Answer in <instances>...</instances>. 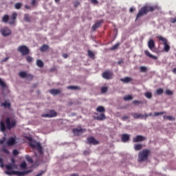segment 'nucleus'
<instances>
[{
  "label": "nucleus",
  "mask_w": 176,
  "mask_h": 176,
  "mask_svg": "<svg viewBox=\"0 0 176 176\" xmlns=\"http://www.w3.org/2000/svg\"><path fill=\"white\" fill-rule=\"evenodd\" d=\"M15 144H16V138H10L7 141V145H8V146H12L13 145H15Z\"/></svg>",
  "instance_id": "nucleus-17"
},
{
  "label": "nucleus",
  "mask_w": 176,
  "mask_h": 176,
  "mask_svg": "<svg viewBox=\"0 0 176 176\" xmlns=\"http://www.w3.org/2000/svg\"><path fill=\"white\" fill-rule=\"evenodd\" d=\"M89 153H90V152H89L87 151H85L83 152L84 155H89Z\"/></svg>",
  "instance_id": "nucleus-62"
},
{
  "label": "nucleus",
  "mask_w": 176,
  "mask_h": 176,
  "mask_svg": "<svg viewBox=\"0 0 176 176\" xmlns=\"http://www.w3.org/2000/svg\"><path fill=\"white\" fill-rule=\"evenodd\" d=\"M25 157L26 162H28V163H34V160H32V158L30 155H25Z\"/></svg>",
  "instance_id": "nucleus-35"
},
{
  "label": "nucleus",
  "mask_w": 176,
  "mask_h": 176,
  "mask_svg": "<svg viewBox=\"0 0 176 176\" xmlns=\"http://www.w3.org/2000/svg\"><path fill=\"white\" fill-rule=\"evenodd\" d=\"M1 107H3V108H7V109H10L12 104H10V102L6 100L4 102H2L1 104Z\"/></svg>",
  "instance_id": "nucleus-22"
},
{
  "label": "nucleus",
  "mask_w": 176,
  "mask_h": 176,
  "mask_svg": "<svg viewBox=\"0 0 176 176\" xmlns=\"http://www.w3.org/2000/svg\"><path fill=\"white\" fill-rule=\"evenodd\" d=\"M120 81L123 82V83H129V82H131V78H130V77H125L124 78H121Z\"/></svg>",
  "instance_id": "nucleus-24"
},
{
  "label": "nucleus",
  "mask_w": 176,
  "mask_h": 176,
  "mask_svg": "<svg viewBox=\"0 0 176 176\" xmlns=\"http://www.w3.org/2000/svg\"><path fill=\"white\" fill-rule=\"evenodd\" d=\"M120 45V43H117L116 45H113L111 48L110 50H116V49H118V47H119V45Z\"/></svg>",
  "instance_id": "nucleus-38"
},
{
  "label": "nucleus",
  "mask_w": 176,
  "mask_h": 176,
  "mask_svg": "<svg viewBox=\"0 0 176 176\" xmlns=\"http://www.w3.org/2000/svg\"><path fill=\"white\" fill-rule=\"evenodd\" d=\"M50 94H52V96H58V94H61V90L57 89H52L50 90Z\"/></svg>",
  "instance_id": "nucleus-18"
},
{
  "label": "nucleus",
  "mask_w": 176,
  "mask_h": 176,
  "mask_svg": "<svg viewBox=\"0 0 176 176\" xmlns=\"http://www.w3.org/2000/svg\"><path fill=\"white\" fill-rule=\"evenodd\" d=\"M164 113H166L165 111H162V112H155L154 113V116H159L160 115H164Z\"/></svg>",
  "instance_id": "nucleus-45"
},
{
  "label": "nucleus",
  "mask_w": 176,
  "mask_h": 176,
  "mask_svg": "<svg viewBox=\"0 0 176 176\" xmlns=\"http://www.w3.org/2000/svg\"><path fill=\"white\" fill-rule=\"evenodd\" d=\"M41 116L42 118H56L57 116V112L54 110H50L49 113L42 114Z\"/></svg>",
  "instance_id": "nucleus-8"
},
{
  "label": "nucleus",
  "mask_w": 176,
  "mask_h": 176,
  "mask_svg": "<svg viewBox=\"0 0 176 176\" xmlns=\"http://www.w3.org/2000/svg\"><path fill=\"white\" fill-rule=\"evenodd\" d=\"M27 75L28 74H27V73L25 72H20L19 73V76L20 78H21L22 79H24V78H27Z\"/></svg>",
  "instance_id": "nucleus-28"
},
{
  "label": "nucleus",
  "mask_w": 176,
  "mask_h": 176,
  "mask_svg": "<svg viewBox=\"0 0 176 176\" xmlns=\"http://www.w3.org/2000/svg\"><path fill=\"white\" fill-rule=\"evenodd\" d=\"M18 52L21 53V56H28L30 54V49L26 45H20L18 47Z\"/></svg>",
  "instance_id": "nucleus-6"
},
{
  "label": "nucleus",
  "mask_w": 176,
  "mask_h": 176,
  "mask_svg": "<svg viewBox=\"0 0 176 176\" xmlns=\"http://www.w3.org/2000/svg\"><path fill=\"white\" fill-rule=\"evenodd\" d=\"M26 78L28 80H32V79H34V76H32V74H27Z\"/></svg>",
  "instance_id": "nucleus-44"
},
{
  "label": "nucleus",
  "mask_w": 176,
  "mask_h": 176,
  "mask_svg": "<svg viewBox=\"0 0 176 176\" xmlns=\"http://www.w3.org/2000/svg\"><path fill=\"white\" fill-rule=\"evenodd\" d=\"M43 173H45V171H41L39 173H38L37 175H36L35 176H41L43 175Z\"/></svg>",
  "instance_id": "nucleus-57"
},
{
  "label": "nucleus",
  "mask_w": 176,
  "mask_h": 176,
  "mask_svg": "<svg viewBox=\"0 0 176 176\" xmlns=\"http://www.w3.org/2000/svg\"><path fill=\"white\" fill-rule=\"evenodd\" d=\"M145 97H146V98H152V93L149 91L146 92Z\"/></svg>",
  "instance_id": "nucleus-40"
},
{
  "label": "nucleus",
  "mask_w": 176,
  "mask_h": 176,
  "mask_svg": "<svg viewBox=\"0 0 176 176\" xmlns=\"http://www.w3.org/2000/svg\"><path fill=\"white\" fill-rule=\"evenodd\" d=\"M46 50H49V45H47L44 44L40 47V52H46Z\"/></svg>",
  "instance_id": "nucleus-27"
},
{
  "label": "nucleus",
  "mask_w": 176,
  "mask_h": 176,
  "mask_svg": "<svg viewBox=\"0 0 176 176\" xmlns=\"http://www.w3.org/2000/svg\"><path fill=\"white\" fill-rule=\"evenodd\" d=\"M80 5V3L79 1H76L75 3H74V6L76 8H77V6H79Z\"/></svg>",
  "instance_id": "nucleus-56"
},
{
  "label": "nucleus",
  "mask_w": 176,
  "mask_h": 176,
  "mask_svg": "<svg viewBox=\"0 0 176 176\" xmlns=\"http://www.w3.org/2000/svg\"><path fill=\"white\" fill-rule=\"evenodd\" d=\"M128 119H130V116H122V120H124V121L127 120Z\"/></svg>",
  "instance_id": "nucleus-51"
},
{
  "label": "nucleus",
  "mask_w": 176,
  "mask_h": 176,
  "mask_svg": "<svg viewBox=\"0 0 176 176\" xmlns=\"http://www.w3.org/2000/svg\"><path fill=\"white\" fill-rule=\"evenodd\" d=\"M102 23H104V20L102 19L98 21L94 25H92L91 29L93 30V31H96V30H97L98 28H100Z\"/></svg>",
  "instance_id": "nucleus-13"
},
{
  "label": "nucleus",
  "mask_w": 176,
  "mask_h": 176,
  "mask_svg": "<svg viewBox=\"0 0 176 176\" xmlns=\"http://www.w3.org/2000/svg\"><path fill=\"white\" fill-rule=\"evenodd\" d=\"M11 163L5 166L6 168V171H5V174L7 175H18V176H24L26 174H30V173H32V170H25L23 172H20L19 170H13V168H17V165L15 164L16 160L14 158H11Z\"/></svg>",
  "instance_id": "nucleus-1"
},
{
  "label": "nucleus",
  "mask_w": 176,
  "mask_h": 176,
  "mask_svg": "<svg viewBox=\"0 0 176 176\" xmlns=\"http://www.w3.org/2000/svg\"><path fill=\"white\" fill-rule=\"evenodd\" d=\"M96 111L97 112H105V107L102 106H98L96 108Z\"/></svg>",
  "instance_id": "nucleus-30"
},
{
  "label": "nucleus",
  "mask_w": 176,
  "mask_h": 176,
  "mask_svg": "<svg viewBox=\"0 0 176 176\" xmlns=\"http://www.w3.org/2000/svg\"><path fill=\"white\" fill-rule=\"evenodd\" d=\"M25 8L26 9H28V10H31V6H28V5H25Z\"/></svg>",
  "instance_id": "nucleus-58"
},
{
  "label": "nucleus",
  "mask_w": 176,
  "mask_h": 176,
  "mask_svg": "<svg viewBox=\"0 0 176 176\" xmlns=\"http://www.w3.org/2000/svg\"><path fill=\"white\" fill-rule=\"evenodd\" d=\"M144 54L146 56H147V57H149L150 58H152V60H156L157 58V56L153 55L152 54H151V52H149V51L148 50H145L144 51Z\"/></svg>",
  "instance_id": "nucleus-19"
},
{
  "label": "nucleus",
  "mask_w": 176,
  "mask_h": 176,
  "mask_svg": "<svg viewBox=\"0 0 176 176\" xmlns=\"http://www.w3.org/2000/svg\"><path fill=\"white\" fill-rule=\"evenodd\" d=\"M37 149H38V153H40V155H42V153H43V151H42V146H40V147H38Z\"/></svg>",
  "instance_id": "nucleus-50"
},
{
  "label": "nucleus",
  "mask_w": 176,
  "mask_h": 176,
  "mask_svg": "<svg viewBox=\"0 0 176 176\" xmlns=\"http://www.w3.org/2000/svg\"><path fill=\"white\" fill-rule=\"evenodd\" d=\"M166 119H167L168 120H173V116H168L166 117Z\"/></svg>",
  "instance_id": "nucleus-55"
},
{
  "label": "nucleus",
  "mask_w": 176,
  "mask_h": 176,
  "mask_svg": "<svg viewBox=\"0 0 176 176\" xmlns=\"http://www.w3.org/2000/svg\"><path fill=\"white\" fill-rule=\"evenodd\" d=\"M0 86L3 90V91L8 87V85H6V83L5 82L2 81V80L0 78Z\"/></svg>",
  "instance_id": "nucleus-26"
},
{
  "label": "nucleus",
  "mask_w": 176,
  "mask_h": 176,
  "mask_svg": "<svg viewBox=\"0 0 176 176\" xmlns=\"http://www.w3.org/2000/svg\"><path fill=\"white\" fill-rule=\"evenodd\" d=\"M36 65H37V67H39V68H43V62L41 60L38 59L36 60Z\"/></svg>",
  "instance_id": "nucleus-31"
},
{
  "label": "nucleus",
  "mask_w": 176,
  "mask_h": 176,
  "mask_svg": "<svg viewBox=\"0 0 176 176\" xmlns=\"http://www.w3.org/2000/svg\"><path fill=\"white\" fill-rule=\"evenodd\" d=\"M24 20L27 21V23H30L31 21V16L28 14H24Z\"/></svg>",
  "instance_id": "nucleus-32"
},
{
  "label": "nucleus",
  "mask_w": 176,
  "mask_h": 176,
  "mask_svg": "<svg viewBox=\"0 0 176 176\" xmlns=\"http://www.w3.org/2000/svg\"><path fill=\"white\" fill-rule=\"evenodd\" d=\"M148 46L151 52H155L154 49H156V45L153 39H150L148 42Z\"/></svg>",
  "instance_id": "nucleus-10"
},
{
  "label": "nucleus",
  "mask_w": 176,
  "mask_h": 176,
  "mask_svg": "<svg viewBox=\"0 0 176 176\" xmlns=\"http://www.w3.org/2000/svg\"><path fill=\"white\" fill-rule=\"evenodd\" d=\"M2 21L3 23H8L9 21V15L8 14H5L3 15V16L2 17Z\"/></svg>",
  "instance_id": "nucleus-29"
},
{
  "label": "nucleus",
  "mask_w": 176,
  "mask_h": 176,
  "mask_svg": "<svg viewBox=\"0 0 176 176\" xmlns=\"http://www.w3.org/2000/svg\"><path fill=\"white\" fill-rule=\"evenodd\" d=\"M3 152H5V153L9 154V151L6 148H3Z\"/></svg>",
  "instance_id": "nucleus-59"
},
{
  "label": "nucleus",
  "mask_w": 176,
  "mask_h": 176,
  "mask_svg": "<svg viewBox=\"0 0 176 176\" xmlns=\"http://www.w3.org/2000/svg\"><path fill=\"white\" fill-rule=\"evenodd\" d=\"M91 3H94V5H97L98 3V1L97 0H90Z\"/></svg>",
  "instance_id": "nucleus-54"
},
{
  "label": "nucleus",
  "mask_w": 176,
  "mask_h": 176,
  "mask_svg": "<svg viewBox=\"0 0 176 176\" xmlns=\"http://www.w3.org/2000/svg\"><path fill=\"white\" fill-rule=\"evenodd\" d=\"M132 99H133V96L131 95H126L124 97V101H130Z\"/></svg>",
  "instance_id": "nucleus-36"
},
{
  "label": "nucleus",
  "mask_w": 176,
  "mask_h": 176,
  "mask_svg": "<svg viewBox=\"0 0 176 176\" xmlns=\"http://www.w3.org/2000/svg\"><path fill=\"white\" fill-rule=\"evenodd\" d=\"M107 91H108V87H102L101 88V93L104 94L107 93Z\"/></svg>",
  "instance_id": "nucleus-43"
},
{
  "label": "nucleus",
  "mask_w": 176,
  "mask_h": 176,
  "mask_svg": "<svg viewBox=\"0 0 176 176\" xmlns=\"http://www.w3.org/2000/svg\"><path fill=\"white\" fill-rule=\"evenodd\" d=\"M16 124L17 121L16 119H12L10 120V117H7L5 120V122L3 121L0 122L1 131H6V129L8 130H12V129H14Z\"/></svg>",
  "instance_id": "nucleus-2"
},
{
  "label": "nucleus",
  "mask_w": 176,
  "mask_h": 176,
  "mask_svg": "<svg viewBox=\"0 0 176 176\" xmlns=\"http://www.w3.org/2000/svg\"><path fill=\"white\" fill-rule=\"evenodd\" d=\"M17 19V13L13 12L11 16V20L9 21L8 24L10 25H13L16 23V19Z\"/></svg>",
  "instance_id": "nucleus-15"
},
{
  "label": "nucleus",
  "mask_w": 176,
  "mask_h": 176,
  "mask_svg": "<svg viewBox=\"0 0 176 176\" xmlns=\"http://www.w3.org/2000/svg\"><path fill=\"white\" fill-rule=\"evenodd\" d=\"M67 89H68V90H80V87H78V86H68L67 87Z\"/></svg>",
  "instance_id": "nucleus-25"
},
{
  "label": "nucleus",
  "mask_w": 176,
  "mask_h": 176,
  "mask_svg": "<svg viewBox=\"0 0 176 176\" xmlns=\"http://www.w3.org/2000/svg\"><path fill=\"white\" fill-rule=\"evenodd\" d=\"M12 154L14 155V156H17V155H19V151L13 150Z\"/></svg>",
  "instance_id": "nucleus-52"
},
{
  "label": "nucleus",
  "mask_w": 176,
  "mask_h": 176,
  "mask_svg": "<svg viewBox=\"0 0 176 176\" xmlns=\"http://www.w3.org/2000/svg\"><path fill=\"white\" fill-rule=\"evenodd\" d=\"M22 6L23 4H21V3H16L14 5L15 9H17V10L21 9Z\"/></svg>",
  "instance_id": "nucleus-41"
},
{
  "label": "nucleus",
  "mask_w": 176,
  "mask_h": 176,
  "mask_svg": "<svg viewBox=\"0 0 176 176\" xmlns=\"http://www.w3.org/2000/svg\"><path fill=\"white\" fill-rule=\"evenodd\" d=\"M145 140H146V138L142 135H137L133 139V142H141V141H145Z\"/></svg>",
  "instance_id": "nucleus-16"
},
{
  "label": "nucleus",
  "mask_w": 176,
  "mask_h": 176,
  "mask_svg": "<svg viewBox=\"0 0 176 176\" xmlns=\"http://www.w3.org/2000/svg\"><path fill=\"white\" fill-rule=\"evenodd\" d=\"M172 72H173V74H175V75H176V68H174V69L172 70Z\"/></svg>",
  "instance_id": "nucleus-64"
},
{
  "label": "nucleus",
  "mask_w": 176,
  "mask_h": 176,
  "mask_svg": "<svg viewBox=\"0 0 176 176\" xmlns=\"http://www.w3.org/2000/svg\"><path fill=\"white\" fill-rule=\"evenodd\" d=\"M95 120H105V114L100 113L99 116L94 117Z\"/></svg>",
  "instance_id": "nucleus-23"
},
{
  "label": "nucleus",
  "mask_w": 176,
  "mask_h": 176,
  "mask_svg": "<svg viewBox=\"0 0 176 176\" xmlns=\"http://www.w3.org/2000/svg\"><path fill=\"white\" fill-rule=\"evenodd\" d=\"M102 76L104 79H112V72L110 71H105L102 73Z\"/></svg>",
  "instance_id": "nucleus-12"
},
{
  "label": "nucleus",
  "mask_w": 176,
  "mask_h": 176,
  "mask_svg": "<svg viewBox=\"0 0 176 176\" xmlns=\"http://www.w3.org/2000/svg\"><path fill=\"white\" fill-rule=\"evenodd\" d=\"M165 93L167 94V96H173V91L170 89H166Z\"/></svg>",
  "instance_id": "nucleus-47"
},
{
  "label": "nucleus",
  "mask_w": 176,
  "mask_h": 176,
  "mask_svg": "<svg viewBox=\"0 0 176 176\" xmlns=\"http://www.w3.org/2000/svg\"><path fill=\"white\" fill-rule=\"evenodd\" d=\"M164 90L162 88H159L156 90L157 96H162L163 94Z\"/></svg>",
  "instance_id": "nucleus-34"
},
{
  "label": "nucleus",
  "mask_w": 176,
  "mask_h": 176,
  "mask_svg": "<svg viewBox=\"0 0 176 176\" xmlns=\"http://www.w3.org/2000/svg\"><path fill=\"white\" fill-rule=\"evenodd\" d=\"M20 167L21 168H23V170H25V168H27V163L25 162V161H23L21 164H20Z\"/></svg>",
  "instance_id": "nucleus-37"
},
{
  "label": "nucleus",
  "mask_w": 176,
  "mask_h": 176,
  "mask_svg": "<svg viewBox=\"0 0 176 176\" xmlns=\"http://www.w3.org/2000/svg\"><path fill=\"white\" fill-rule=\"evenodd\" d=\"M32 57L28 56H26V61H28V63H32Z\"/></svg>",
  "instance_id": "nucleus-48"
},
{
  "label": "nucleus",
  "mask_w": 176,
  "mask_h": 176,
  "mask_svg": "<svg viewBox=\"0 0 176 176\" xmlns=\"http://www.w3.org/2000/svg\"><path fill=\"white\" fill-rule=\"evenodd\" d=\"M121 139L122 142H127V141H129V140H130V135L129 134H122L121 136Z\"/></svg>",
  "instance_id": "nucleus-21"
},
{
  "label": "nucleus",
  "mask_w": 176,
  "mask_h": 176,
  "mask_svg": "<svg viewBox=\"0 0 176 176\" xmlns=\"http://www.w3.org/2000/svg\"><path fill=\"white\" fill-rule=\"evenodd\" d=\"M70 176H79V174L74 173V174L70 175Z\"/></svg>",
  "instance_id": "nucleus-63"
},
{
  "label": "nucleus",
  "mask_w": 176,
  "mask_h": 176,
  "mask_svg": "<svg viewBox=\"0 0 176 176\" xmlns=\"http://www.w3.org/2000/svg\"><path fill=\"white\" fill-rule=\"evenodd\" d=\"M170 23H172L173 24H174V23H176V17H175V18H170Z\"/></svg>",
  "instance_id": "nucleus-53"
},
{
  "label": "nucleus",
  "mask_w": 176,
  "mask_h": 176,
  "mask_svg": "<svg viewBox=\"0 0 176 176\" xmlns=\"http://www.w3.org/2000/svg\"><path fill=\"white\" fill-rule=\"evenodd\" d=\"M156 6H144L142 8H140L138 13L136 15V19L138 20L140 19V17H142L143 16H145L149 13V12H153L154 10H156Z\"/></svg>",
  "instance_id": "nucleus-3"
},
{
  "label": "nucleus",
  "mask_w": 176,
  "mask_h": 176,
  "mask_svg": "<svg viewBox=\"0 0 176 176\" xmlns=\"http://www.w3.org/2000/svg\"><path fill=\"white\" fill-rule=\"evenodd\" d=\"M133 105H140V104H142V102L140 100H133Z\"/></svg>",
  "instance_id": "nucleus-46"
},
{
  "label": "nucleus",
  "mask_w": 176,
  "mask_h": 176,
  "mask_svg": "<svg viewBox=\"0 0 176 176\" xmlns=\"http://www.w3.org/2000/svg\"><path fill=\"white\" fill-rule=\"evenodd\" d=\"M30 146L31 148H33L34 149H38V148H41V144L39 142H34V143H29Z\"/></svg>",
  "instance_id": "nucleus-20"
},
{
  "label": "nucleus",
  "mask_w": 176,
  "mask_h": 176,
  "mask_svg": "<svg viewBox=\"0 0 176 176\" xmlns=\"http://www.w3.org/2000/svg\"><path fill=\"white\" fill-rule=\"evenodd\" d=\"M0 167H1V168L5 167V165H3V160L2 158H0Z\"/></svg>",
  "instance_id": "nucleus-49"
},
{
  "label": "nucleus",
  "mask_w": 176,
  "mask_h": 176,
  "mask_svg": "<svg viewBox=\"0 0 176 176\" xmlns=\"http://www.w3.org/2000/svg\"><path fill=\"white\" fill-rule=\"evenodd\" d=\"M140 72H146L148 71V69L145 66H142L140 67Z\"/></svg>",
  "instance_id": "nucleus-39"
},
{
  "label": "nucleus",
  "mask_w": 176,
  "mask_h": 176,
  "mask_svg": "<svg viewBox=\"0 0 176 176\" xmlns=\"http://www.w3.org/2000/svg\"><path fill=\"white\" fill-rule=\"evenodd\" d=\"M87 140L90 145H98L100 144V142L96 140L94 137L87 138Z\"/></svg>",
  "instance_id": "nucleus-11"
},
{
  "label": "nucleus",
  "mask_w": 176,
  "mask_h": 176,
  "mask_svg": "<svg viewBox=\"0 0 176 176\" xmlns=\"http://www.w3.org/2000/svg\"><path fill=\"white\" fill-rule=\"evenodd\" d=\"M131 115L133 116V118L134 119H141V118H144V119H146V118H148V114L145 113V114H142V113H131Z\"/></svg>",
  "instance_id": "nucleus-9"
},
{
  "label": "nucleus",
  "mask_w": 176,
  "mask_h": 176,
  "mask_svg": "<svg viewBox=\"0 0 176 176\" xmlns=\"http://www.w3.org/2000/svg\"><path fill=\"white\" fill-rule=\"evenodd\" d=\"M88 56L91 58H94V53L90 50H88Z\"/></svg>",
  "instance_id": "nucleus-42"
},
{
  "label": "nucleus",
  "mask_w": 176,
  "mask_h": 176,
  "mask_svg": "<svg viewBox=\"0 0 176 176\" xmlns=\"http://www.w3.org/2000/svg\"><path fill=\"white\" fill-rule=\"evenodd\" d=\"M157 39H159V41H162L163 45H164V52H166V53H168V52H170V45L168 44V41H167V38H164L162 36H158Z\"/></svg>",
  "instance_id": "nucleus-5"
},
{
  "label": "nucleus",
  "mask_w": 176,
  "mask_h": 176,
  "mask_svg": "<svg viewBox=\"0 0 176 176\" xmlns=\"http://www.w3.org/2000/svg\"><path fill=\"white\" fill-rule=\"evenodd\" d=\"M32 5L34 6L35 3H36V0H32Z\"/></svg>",
  "instance_id": "nucleus-60"
},
{
  "label": "nucleus",
  "mask_w": 176,
  "mask_h": 176,
  "mask_svg": "<svg viewBox=\"0 0 176 176\" xmlns=\"http://www.w3.org/2000/svg\"><path fill=\"white\" fill-rule=\"evenodd\" d=\"M134 149L135 151H141V149H142V144H135Z\"/></svg>",
  "instance_id": "nucleus-33"
},
{
  "label": "nucleus",
  "mask_w": 176,
  "mask_h": 176,
  "mask_svg": "<svg viewBox=\"0 0 176 176\" xmlns=\"http://www.w3.org/2000/svg\"><path fill=\"white\" fill-rule=\"evenodd\" d=\"M149 155H151V150L143 149L142 151L139 153V155H138L139 162H145L146 160H148V157H149Z\"/></svg>",
  "instance_id": "nucleus-4"
},
{
  "label": "nucleus",
  "mask_w": 176,
  "mask_h": 176,
  "mask_svg": "<svg viewBox=\"0 0 176 176\" xmlns=\"http://www.w3.org/2000/svg\"><path fill=\"white\" fill-rule=\"evenodd\" d=\"M83 131H86V129H82V127H78L76 129H73V133L74 135H79L80 134H82Z\"/></svg>",
  "instance_id": "nucleus-14"
},
{
  "label": "nucleus",
  "mask_w": 176,
  "mask_h": 176,
  "mask_svg": "<svg viewBox=\"0 0 176 176\" xmlns=\"http://www.w3.org/2000/svg\"><path fill=\"white\" fill-rule=\"evenodd\" d=\"M7 60H9V58H8V57L5 58L3 59L1 61H2V63H5V62H6Z\"/></svg>",
  "instance_id": "nucleus-61"
},
{
  "label": "nucleus",
  "mask_w": 176,
  "mask_h": 176,
  "mask_svg": "<svg viewBox=\"0 0 176 176\" xmlns=\"http://www.w3.org/2000/svg\"><path fill=\"white\" fill-rule=\"evenodd\" d=\"M0 32L3 36H9V35H12V30L8 27L1 29Z\"/></svg>",
  "instance_id": "nucleus-7"
}]
</instances>
